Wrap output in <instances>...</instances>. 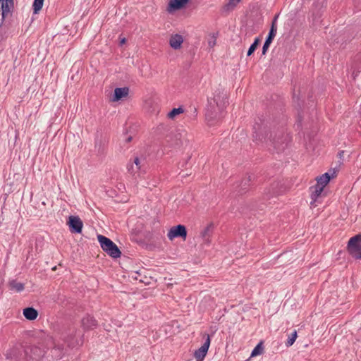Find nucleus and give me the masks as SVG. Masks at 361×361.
Segmentation results:
<instances>
[{
	"label": "nucleus",
	"mask_w": 361,
	"mask_h": 361,
	"mask_svg": "<svg viewBox=\"0 0 361 361\" xmlns=\"http://www.w3.org/2000/svg\"><path fill=\"white\" fill-rule=\"evenodd\" d=\"M255 130L253 137L261 142L269 143L276 151L280 152L283 151L290 142V137L285 133L283 127L274 128L268 131L266 126L262 127V124L256 123L253 126Z\"/></svg>",
	"instance_id": "1"
},
{
	"label": "nucleus",
	"mask_w": 361,
	"mask_h": 361,
	"mask_svg": "<svg viewBox=\"0 0 361 361\" xmlns=\"http://www.w3.org/2000/svg\"><path fill=\"white\" fill-rule=\"evenodd\" d=\"M227 103V92L222 87L217 88L214 93V96L208 98L205 118L209 125H214L222 118V113Z\"/></svg>",
	"instance_id": "2"
},
{
	"label": "nucleus",
	"mask_w": 361,
	"mask_h": 361,
	"mask_svg": "<svg viewBox=\"0 0 361 361\" xmlns=\"http://www.w3.org/2000/svg\"><path fill=\"white\" fill-rule=\"evenodd\" d=\"M97 239L102 249L111 257L117 259L121 257V250L110 238L99 234L97 235Z\"/></svg>",
	"instance_id": "3"
},
{
	"label": "nucleus",
	"mask_w": 361,
	"mask_h": 361,
	"mask_svg": "<svg viewBox=\"0 0 361 361\" xmlns=\"http://www.w3.org/2000/svg\"><path fill=\"white\" fill-rule=\"evenodd\" d=\"M347 251L356 259H361V233L351 237L347 245Z\"/></svg>",
	"instance_id": "4"
},
{
	"label": "nucleus",
	"mask_w": 361,
	"mask_h": 361,
	"mask_svg": "<svg viewBox=\"0 0 361 361\" xmlns=\"http://www.w3.org/2000/svg\"><path fill=\"white\" fill-rule=\"evenodd\" d=\"M26 347L15 346L8 350L5 354L7 360L12 361H27V355L25 353Z\"/></svg>",
	"instance_id": "5"
},
{
	"label": "nucleus",
	"mask_w": 361,
	"mask_h": 361,
	"mask_svg": "<svg viewBox=\"0 0 361 361\" xmlns=\"http://www.w3.org/2000/svg\"><path fill=\"white\" fill-rule=\"evenodd\" d=\"M127 169L129 173L135 175L136 173L140 176L141 173H145L147 169L145 159H140L137 157L134 158L132 163H128Z\"/></svg>",
	"instance_id": "6"
},
{
	"label": "nucleus",
	"mask_w": 361,
	"mask_h": 361,
	"mask_svg": "<svg viewBox=\"0 0 361 361\" xmlns=\"http://www.w3.org/2000/svg\"><path fill=\"white\" fill-rule=\"evenodd\" d=\"M44 348H40L37 345H29L26 346L25 353L27 355V361L30 360L39 361L45 355Z\"/></svg>",
	"instance_id": "7"
},
{
	"label": "nucleus",
	"mask_w": 361,
	"mask_h": 361,
	"mask_svg": "<svg viewBox=\"0 0 361 361\" xmlns=\"http://www.w3.org/2000/svg\"><path fill=\"white\" fill-rule=\"evenodd\" d=\"M187 234L188 231L185 226L183 224H178L170 228L167 236L171 240L176 238H180L185 240L187 238Z\"/></svg>",
	"instance_id": "8"
},
{
	"label": "nucleus",
	"mask_w": 361,
	"mask_h": 361,
	"mask_svg": "<svg viewBox=\"0 0 361 361\" xmlns=\"http://www.w3.org/2000/svg\"><path fill=\"white\" fill-rule=\"evenodd\" d=\"M205 338L204 344L197 350L195 351L194 356L196 361H202L205 357L211 343V338L209 334H204Z\"/></svg>",
	"instance_id": "9"
},
{
	"label": "nucleus",
	"mask_w": 361,
	"mask_h": 361,
	"mask_svg": "<svg viewBox=\"0 0 361 361\" xmlns=\"http://www.w3.org/2000/svg\"><path fill=\"white\" fill-rule=\"evenodd\" d=\"M277 19V16L274 17V20L272 22V24H271V26L270 27V30H269V34L267 36V38L265 39V42L263 44V47H262V55H265L270 44H271L272 41L274 40L275 36H276V31H277V27H276V25L275 24V22Z\"/></svg>",
	"instance_id": "10"
},
{
	"label": "nucleus",
	"mask_w": 361,
	"mask_h": 361,
	"mask_svg": "<svg viewBox=\"0 0 361 361\" xmlns=\"http://www.w3.org/2000/svg\"><path fill=\"white\" fill-rule=\"evenodd\" d=\"M70 231L72 233H81L83 223L78 216H70L67 221Z\"/></svg>",
	"instance_id": "11"
},
{
	"label": "nucleus",
	"mask_w": 361,
	"mask_h": 361,
	"mask_svg": "<svg viewBox=\"0 0 361 361\" xmlns=\"http://www.w3.org/2000/svg\"><path fill=\"white\" fill-rule=\"evenodd\" d=\"M14 8L13 0H0V9L1 10V19L0 27L2 25L8 13Z\"/></svg>",
	"instance_id": "12"
},
{
	"label": "nucleus",
	"mask_w": 361,
	"mask_h": 361,
	"mask_svg": "<svg viewBox=\"0 0 361 361\" xmlns=\"http://www.w3.org/2000/svg\"><path fill=\"white\" fill-rule=\"evenodd\" d=\"M214 230V224L213 223L209 224L200 232V238L205 244L210 243V238L212 237Z\"/></svg>",
	"instance_id": "13"
},
{
	"label": "nucleus",
	"mask_w": 361,
	"mask_h": 361,
	"mask_svg": "<svg viewBox=\"0 0 361 361\" xmlns=\"http://www.w3.org/2000/svg\"><path fill=\"white\" fill-rule=\"evenodd\" d=\"M181 137L182 135L180 133L171 132L166 135V140L170 146L175 147L182 145Z\"/></svg>",
	"instance_id": "14"
},
{
	"label": "nucleus",
	"mask_w": 361,
	"mask_h": 361,
	"mask_svg": "<svg viewBox=\"0 0 361 361\" xmlns=\"http://www.w3.org/2000/svg\"><path fill=\"white\" fill-rule=\"evenodd\" d=\"M190 0H171L167 6V11L172 13L184 8Z\"/></svg>",
	"instance_id": "15"
},
{
	"label": "nucleus",
	"mask_w": 361,
	"mask_h": 361,
	"mask_svg": "<svg viewBox=\"0 0 361 361\" xmlns=\"http://www.w3.org/2000/svg\"><path fill=\"white\" fill-rule=\"evenodd\" d=\"M336 176V171L335 169L333 170V173L330 174L329 173L326 172L322 174L321 176L317 177L316 178L317 180V184L322 186L323 188L329 183L331 179L334 178Z\"/></svg>",
	"instance_id": "16"
},
{
	"label": "nucleus",
	"mask_w": 361,
	"mask_h": 361,
	"mask_svg": "<svg viewBox=\"0 0 361 361\" xmlns=\"http://www.w3.org/2000/svg\"><path fill=\"white\" fill-rule=\"evenodd\" d=\"M129 93V88L127 87H116L114 90V94L111 100L113 102H118L124 97H126Z\"/></svg>",
	"instance_id": "17"
},
{
	"label": "nucleus",
	"mask_w": 361,
	"mask_h": 361,
	"mask_svg": "<svg viewBox=\"0 0 361 361\" xmlns=\"http://www.w3.org/2000/svg\"><path fill=\"white\" fill-rule=\"evenodd\" d=\"M81 322L82 326L85 331L93 329L97 326V320L89 314L83 317Z\"/></svg>",
	"instance_id": "18"
},
{
	"label": "nucleus",
	"mask_w": 361,
	"mask_h": 361,
	"mask_svg": "<svg viewBox=\"0 0 361 361\" xmlns=\"http://www.w3.org/2000/svg\"><path fill=\"white\" fill-rule=\"evenodd\" d=\"M310 190L311 192V199H312L310 204L313 205V204L317 201V199L321 195L322 192L324 190V188H322V186L316 184V185L310 187Z\"/></svg>",
	"instance_id": "19"
},
{
	"label": "nucleus",
	"mask_w": 361,
	"mask_h": 361,
	"mask_svg": "<svg viewBox=\"0 0 361 361\" xmlns=\"http://www.w3.org/2000/svg\"><path fill=\"white\" fill-rule=\"evenodd\" d=\"M183 42V38L182 35L178 34L171 35L169 39V44L173 49H180Z\"/></svg>",
	"instance_id": "20"
},
{
	"label": "nucleus",
	"mask_w": 361,
	"mask_h": 361,
	"mask_svg": "<svg viewBox=\"0 0 361 361\" xmlns=\"http://www.w3.org/2000/svg\"><path fill=\"white\" fill-rule=\"evenodd\" d=\"M23 314L30 321H33L37 319L38 316V311L32 307H27L23 309Z\"/></svg>",
	"instance_id": "21"
},
{
	"label": "nucleus",
	"mask_w": 361,
	"mask_h": 361,
	"mask_svg": "<svg viewBox=\"0 0 361 361\" xmlns=\"http://www.w3.org/2000/svg\"><path fill=\"white\" fill-rule=\"evenodd\" d=\"M252 176L249 175L247 178H244L240 184L239 185L240 189L238 191V195H243L245 193L247 190L248 186L250 185V183L252 180Z\"/></svg>",
	"instance_id": "22"
},
{
	"label": "nucleus",
	"mask_w": 361,
	"mask_h": 361,
	"mask_svg": "<svg viewBox=\"0 0 361 361\" xmlns=\"http://www.w3.org/2000/svg\"><path fill=\"white\" fill-rule=\"evenodd\" d=\"M8 287L11 290H14L17 293L23 291L25 288V284L17 281V280H11L8 282Z\"/></svg>",
	"instance_id": "23"
},
{
	"label": "nucleus",
	"mask_w": 361,
	"mask_h": 361,
	"mask_svg": "<svg viewBox=\"0 0 361 361\" xmlns=\"http://www.w3.org/2000/svg\"><path fill=\"white\" fill-rule=\"evenodd\" d=\"M63 348L59 345L54 346L51 350V357L53 360H59L63 357Z\"/></svg>",
	"instance_id": "24"
},
{
	"label": "nucleus",
	"mask_w": 361,
	"mask_h": 361,
	"mask_svg": "<svg viewBox=\"0 0 361 361\" xmlns=\"http://www.w3.org/2000/svg\"><path fill=\"white\" fill-rule=\"evenodd\" d=\"M240 1L241 0H229L228 3L223 6V12L229 13L232 11Z\"/></svg>",
	"instance_id": "25"
},
{
	"label": "nucleus",
	"mask_w": 361,
	"mask_h": 361,
	"mask_svg": "<svg viewBox=\"0 0 361 361\" xmlns=\"http://www.w3.org/2000/svg\"><path fill=\"white\" fill-rule=\"evenodd\" d=\"M184 112V109L182 106H179L178 108H173L171 111L168 113V118L171 119H173L176 116Z\"/></svg>",
	"instance_id": "26"
},
{
	"label": "nucleus",
	"mask_w": 361,
	"mask_h": 361,
	"mask_svg": "<svg viewBox=\"0 0 361 361\" xmlns=\"http://www.w3.org/2000/svg\"><path fill=\"white\" fill-rule=\"evenodd\" d=\"M44 4V0H34L32 4L33 13L37 14L42 9Z\"/></svg>",
	"instance_id": "27"
},
{
	"label": "nucleus",
	"mask_w": 361,
	"mask_h": 361,
	"mask_svg": "<svg viewBox=\"0 0 361 361\" xmlns=\"http://www.w3.org/2000/svg\"><path fill=\"white\" fill-rule=\"evenodd\" d=\"M264 348L262 345V342H259L252 350L251 353V357H255L257 355H261L263 352Z\"/></svg>",
	"instance_id": "28"
},
{
	"label": "nucleus",
	"mask_w": 361,
	"mask_h": 361,
	"mask_svg": "<svg viewBox=\"0 0 361 361\" xmlns=\"http://www.w3.org/2000/svg\"><path fill=\"white\" fill-rule=\"evenodd\" d=\"M298 337L297 331H294L290 334V335L288 336V338L286 343V345L287 347L291 346L294 342L295 341L296 338Z\"/></svg>",
	"instance_id": "29"
},
{
	"label": "nucleus",
	"mask_w": 361,
	"mask_h": 361,
	"mask_svg": "<svg viewBox=\"0 0 361 361\" xmlns=\"http://www.w3.org/2000/svg\"><path fill=\"white\" fill-rule=\"evenodd\" d=\"M76 333H77V330H75V329H73L72 330V332L70 333L68 336H67V338H66V341L68 342H70L71 343V344H74V338H75L76 336Z\"/></svg>",
	"instance_id": "30"
},
{
	"label": "nucleus",
	"mask_w": 361,
	"mask_h": 361,
	"mask_svg": "<svg viewBox=\"0 0 361 361\" xmlns=\"http://www.w3.org/2000/svg\"><path fill=\"white\" fill-rule=\"evenodd\" d=\"M257 47H256L253 44H252L247 51V56H251L255 51L257 49Z\"/></svg>",
	"instance_id": "31"
},
{
	"label": "nucleus",
	"mask_w": 361,
	"mask_h": 361,
	"mask_svg": "<svg viewBox=\"0 0 361 361\" xmlns=\"http://www.w3.org/2000/svg\"><path fill=\"white\" fill-rule=\"evenodd\" d=\"M260 42H261V39H260L259 37H256V38L255 39V40H254V42H253V43H252V44H253L256 47H257L259 45Z\"/></svg>",
	"instance_id": "32"
},
{
	"label": "nucleus",
	"mask_w": 361,
	"mask_h": 361,
	"mask_svg": "<svg viewBox=\"0 0 361 361\" xmlns=\"http://www.w3.org/2000/svg\"><path fill=\"white\" fill-rule=\"evenodd\" d=\"M126 42V39L125 37L120 39L119 44L121 46L123 45Z\"/></svg>",
	"instance_id": "33"
},
{
	"label": "nucleus",
	"mask_w": 361,
	"mask_h": 361,
	"mask_svg": "<svg viewBox=\"0 0 361 361\" xmlns=\"http://www.w3.org/2000/svg\"><path fill=\"white\" fill-rule=\"evenodd\" d=\"M215 44H216V40H215V39H214V40H213V41H209V47H214V46L215 45Z\"/></svg>",
	"instance_id": "34"
},
{
	"label": "nucleus",
	"mask_w": 361,
	"mask_h": 361,
	"mask_svg": "<svg viewBox=\"0 0 361 361\" xmlns=\"http://www.w3.org/2000/svg\"><path fill=\"white\" fill-rule=\"evenodd\" d=\"M133 139V137L132 136H128L126 139V142L128 143L130 142Z\"/></svg>",
	"instance_id": "35"
},
{
	"label": "nucleus",
	"mask_w": 361,
	"mask_h": 361,
	"mask_svg": "<svg viewBox=\"0 0 361 361\" xmlns=\"http://www.w3.org/2000/svg\"><path fill=\"white\" fill-rule=\"evenodd\" d=\"M1 286H2V281H0V293H2L3 290L1 289Z\"/></svg>",
	"instance_id": "36"
},
{
	"label": "nucleus",
	"mask_w": 361,
	"mask_h": 361,
	"mask_svg": "<svg viewBox=\"0 0 361 361\" xmlns=\"http://www.w3.org/2000/svg\"><path fill=\"white\" fill-rule=\"evenodd\" d=\"M272 195H276L278 194L277 191H272L271 192Z\"/></svg>",
	"instance_id": "37"
},
{
	"label": "nucleus",
	"mask_w": 361,
	"mask_h": 361,
	"mask_svg": "<svg viewBox=\"0 0 361 361\" xmlns=\"http://www.w3.org/2000/svg\"><path fill=\"white\" fill-rule=\"evenodd\" d=\"M343 154V151L340 152L338 153L339 157H342Z\"/></svg>",
	"instance_id": "38"
},
{
	"label": "nucleus",
	"mask_w": 361,
	"mask_h": 361,
	"mask_svg": "<svg viewBox=\"0 0 361 361\" xmlns=\"http://www.w3.org/2000/svg\"><path fill=\"white\" fill-rule=\"evenodd\" d=\"M3 220H4V219H0V226H1V224H2Z\"/></svg>",
	"instance_id": "39"
},
{
	"label": "nucleus",
	"mask_w": 361,
	"mask_h": 361,
	"mask_svg": "<svg viewBox=\"0 0 361 361\" xmlns=\"http://www.w3.org/2000/svg\"><path fill=\"white\" fill-rule=\"evenodd\" d=\"M266 195L267 196V198H269L270 195H269L268 193H266Z\"/></svg>",
	"instance_id": "40"
}]
</instances>
